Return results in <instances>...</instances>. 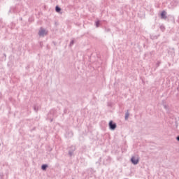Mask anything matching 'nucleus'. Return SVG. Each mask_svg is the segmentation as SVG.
<instances>
[{
	"label": "nucleus",
	"instance_id": "9",
	"mask_svg": "<svg viewBox=\"0 0 179 179\" xmlns=\"http://www.w3.org/2000/svg\"><path fill=\"white\" fill-rule=\"evenodd\" d=\"M129 117V113H126L124 120L127 121V120H128Z\"/></svg>",
	"mask_w": 179,
	"mask_h": 179
},
{
	"label": "nucleus",
	"instance_id": "13",
	"mask_svg": "<svg viewBox=\"0 0 179 179\" xmlns=\"http://www.w3.org/2000/svg\"><path fill=\"white\" fill-rule=\"evenodd\" d=\"M69 135H70V138L71 136H73V133H72L71 131L69 132Z\"/></svg>",
	"mask_w": 179,
	"mask_h": 179
},
{
	"label": "nucleus",
	"instance_id": "18",
	"mask_svg": "<svg viewBox=\"0 0 179 179\" xmlns=\"http://www.w3.org/2000/svg\"><path fill=\"white\" fill-rule=\"evenodd\" d=\"M53 120H54V119L51 118L50 119V122H52Z\"/></svg>",
	"mask_w": 179,
	"mask_h": 179
},
{
	"label": "nucleus",
	"instance_id": "8",
	"mask_svg": "<svg viewBox=\"0 0 179 179\" xmlns=\"http://www.w3.org/2000/svg\"><path fill=\"white\" fill-rule=\"evenodd\" d=\"M95 25H96V27H100V21L99 20L96 21Z\"/></svg>",
	"mask_w": 179,
	"mask_h": 179
},
{
	"label": "nucleus",
	"instance_id": "3",
	"mask_svg": "<svg viewBox=\"0 0 179 179\" xmlns=\"http://www.w3.org/2000/svg\"><path fill=\"white\" fill-rule=\"evenodd\" d=\"M131 162L132 163V164H134V166H136V164H138V163H139V159L135 157H132L131 158Z\"/></svg>",
	"mask_w": 179,
	"mask_h": 179
},
{
	"label": "nucleus",
	"instance_id": "16",
	"mask_svg": "<svg viewBox=\"0 0 179 179\" xmlns=\"http://www.w3.org/2000/svg\"><path fill=\"white\" fill-rule=\"evenodd\" d=\"M176 141H178V142H179V136H178L176 137Z\"/></svg>",
	"mask_w": 179,
	"mask_h": 179
},
{
	"label": "nucleus",
	"instance_id": "6",
	"mask_svg": "<svg viewBox=\"0 0 179 179\" xmlns=\"http://www.w3.org/2000/svg\"><path fill=\"white\" fill-rule=\"evenodd\" d=\"M61 10H62L61 7H59V6H56L55 11L57 12V13H59Z\"/></svg>",
	"mask_w": 179,
	"mask_h": 179
},
{
	"label": "nucleus",
	"instance_id": "1",
	"mask_svg": "<svg viewBox=\"0 0 179 179\" xmlns=\"http://www.w3.org/2000/svg\"><path fill=\"white\" fill-rule=\"evenodd\" d=\"M48 34V31L45 30L44 28L41 27L38 31V36L40 37H44Z\"/></svg>",
	"mask_w": 179,
	"mask_h": 179
},
{
	"label": "nucleus",
	"instance_id": "2",
	"mask_svg": "<svg viewBox=\"0 0 179 179\" xmlns=\"http://www.w3.org/2000/svg\"><path fill=\"white\" fill-rule=\"evenodd\" d=\"M108 125L110 131H115V129L117 128V123L114 122L113 120L109 122Z\"/></svg>",
	"mask_w": 179,
	"mask_h": 179
},
{
	"label": "nucleus",
	"instance_id": "19",
	"mask_svg": "<svg viewBox=\"0 0 179 179\" xmlns=\"http://www.w3.org/2000/svg\"><path fill=\"white\" fill-rule=\"evenodd\" d=\"M0 146H1V143H0Z\"/></svg>",
	"mask_w": 179,
	"mask_h": 179
},
{
	"label": "nucleus",
	"instance_id": "4",
	"mask_svg": "<svg viewBox=\"0 0 179 179\" xmlns=\"http://www.w3.org/2000/svg\"><path fill=\"white\" fill-rule=\"evenodd\" d=\"M167 13H166V11L163 10L162 13H161V19H167Z\"/></svg>",
	"mask_w": 179,
	"mask_h": 179
},
{
	"label": "nucleus",
	"instance_id": "14",
	"mask_svg": "<svg viewBox=\"0 0 179 179\" xmlns=\"http://www.w3.org/2000/svg\"><path fill=\"white\" fill-rule=\"evenodd\" d=\"M160 29H161V30H164L166 28L164 27V26H161Z\"/></svg>",
	"mask_w": 179,
	"mask_h": 179
},
{
	"label": "nucleus",
	"instance_id": "10",
	"mask_svg": "<svg viewBox=\"0 0 179 179\" xmlns=\"http://www.w3.org/2000/svg\"><path fill=\"white\" fill-rule=\"evenodd\" d=\"M73 44H75V41L74 40H72V41H71V42H70V47H72V45H73Z\"/></svg>",
	"mask_w": 179,
	"mask_h": 179
},
{
	"label": "nucleus",
	"instance_id": "5",
	"mask_svg": "<svg viewBox=\"0 0 179 179\" xmlns=\"http://www.w3.org/2000/svg\"><path fill=\"white\" fill-rule=\"evenodd\" d=\"M47 169H48V164H42L41 169L43 171H45V170H47Z\"/></svg>",
	"mask_w": 179,
	"mask_h": 179
},
{
	"label": "nucleus",
	"instance_id": "7",
	"mask_svg": "<svg viewBox=\"0 0 179 179\" xmlns=\"http://www.w3.org/2000/svg\"><path fill=\"white\" fill-rule=\"evenodd\" d=\"M75 150H76V148H75V146L72 145L70 148V150H69V152H72L73 153V152H75Z\"/></svg>",
	"mask_w": 179,
	"mask_h": 179
},
{
	"label": "nucleus",
	"instance_id": "12",
	"mask_svg": "<svg viewBox=\"0 0 179 179\" xmlns=\"http://www.w3.org/2000/svg\"><path fill=\"white\" fill-rule=\"evenodd\" d=\"M34 111H36V112L38 111V107L34 106Z\"/></svg>",
	"mask_w": 179,
	"mask_h": 179
},
{
	"label": "nucleus",
	"instance_id": "15",
	"mask_svg": "<svg viewBox=\"0 0 179 179\" xmlns=\"http://www.w3.org/2000/svg\"><path fill=\"white\" fill-rule=\"evenodd\" d=\"M160 66V62H157V66Z\"/></svg>",
	"mask_w": 179,
	"mask_h": 179
},
{
	"label": "nucleus",
	"instance_id": "11",
	"mask_svg": "<svg viewBox=\"0 0 179 179\" xmlns=\"http://www.w3.org/2000/svg\"><path fill=\"white\" fill-rule=\"evenodd\" d=\"M69 156H70V157H72V156H73V152H72V151H69Z\"/></svg>",
	"mask_w": 179,
	"mask_h": 179
},
{
	"label": "nucleus",
	"instance_id": "17",
	"mask_svg": "<svg viewBox=\"0 0 179 179\" xmlns=\"http://www.w3.org/2000/svg\"><path fill=\"white\" fill-rule=\"evenodd\" d=\"M50 115H52V113H48V117H50Z\"/></svg>",
	"mask_w": 179,
	"mask_h": 179
}]
</instances>
